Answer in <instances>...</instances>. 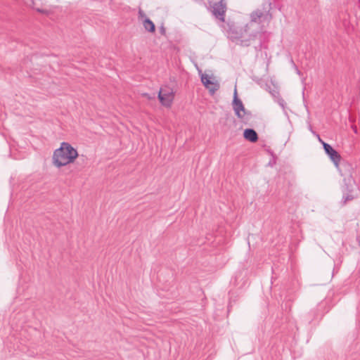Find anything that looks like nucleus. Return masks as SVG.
I'll return each instance as SVG.
<instances>
[{
	"label": "nucleus",
	"mask_w": 360,
	"mask_h": 360,
	"mask_svg": "<svg viewBox=\"0 0 360 360\" xmlns=\"http://www.w3.org/2000/svg\"><path fill=\"white\" fill-rule=\"evenodd\" d=\"M79 156L77 149L68 142H62L58 148L53 152V164L58 168H60L70 163L74 162Z\"/></svg>",
	"instance_id": "obj_1"
},
{
	"label": "nucleus",
	"mask_w": 360,
	"mask_h": 360,
	"mask_svg": "<svg viewBox=\"0 0 360 360\" xmlns=\"http://www.w3.org/2000/svg\"><path fill=\"white\" fill-rule=\"evenodd\" d=\"M208 4L213 16L224 22L227 10L226 0H209Z\"/></svg>",
	"instance_id": "obj_2"
},
{
	"label": "nucleus",
	"mask_w": 360,
	"mask_h": 360,
	"mask_svg": "<svg viewBox=\"0 0 360 360\" xmlns=\"http://www.w3.org/2000/svg\"><path fill=\"white\" fill-rule=\"evenodd\" d=\"M263 39L264 33L260 31L250 33L248 37L246 33H245L244 38H241L239 42H237V44H239L241 46H249L251 45L252 41L258 40V45L255 46V49L257 51H260L262 49Z\"/></svg>",
	"instance_id": "obj_3"
},
{
	"label": "nucleus",
	"mask_w": 360,
	"mask_h": 360,
	"mask_svg": "<svg viewBox=\"0 0 360 360\" xmlns=\"http://www.w3.org/2000/svg\"><path fill=\"white\" fill-rule=\"evenodd\" d=\"M232 106L236 116L240 120L248 119L251 112L245 108L242 101L238 98L236 87H235Z\"/></svg>",
	"instance_id": "obj_4"
},
{
	"label": "nucleus",
	"mask_w": 360,
	"mask_h": 360,
	"mask_svg": "<svg viewBox=\"0 0 360 360\" xmlns=\"http://www.w3.org/2000/svg\"><path fill=\"white\" fill-rule=\"evenodd\" d=\"M335 167L338 169L340 175L344 178V181H348L349 184L353 181V173L354 172L352 164L345 160L341 159L338 166Z\"/></svg>",
	"instance_id": "obj_5"
},
{
	"label": "nucleus",
	"mask_w": 360,
	"mask_h": 360,
	"mask_svg": "<svg viewBox=\"0 0 360 360\" xmlns=\"http://www.w3.org/2000/svg\"><path fill=\"white\" fill-rule=\"evenodd\" d=\"M174 98V92L169 86L161 88L158 92V99L160 103L165 107H170Z\"/></svg>",
	"instance_id": "obj_6"
},
{
	"label": "nucleus",
	"mask_w": 360,
	"mask_h": 360,
	"mask_svg": "<svg viewBox=\"0 0 360 360\" xmlns=\"http://www.w3.org/2000/svg\"><path fill=\"white\" fill-rule=\"evenodd\" d=\"M248 27V25L244 27H231L228 31L229 37L233 42H239L241 38H244L245 33H247Z\"/></svg>",
	"instance_id": "obj_7"
},
{
	"label": "nucleus",
	"mask_w": 360,
	"mask_h": 360,
	"mask_svg": "<svg viewBox=\"0 0 360 360\" xmlns=\"http://www.w3.org/2000/svg\"><path fill=\"white\" fill-rule=\"evenodd\" d=\"M323 148L326 154L329 157L335 166H338L340 162L342 157L329 143L323 142Z\"/></svg>",
	"instance_id": "obj_8"
},
{
	"label": "nucleus",
	"mask_w": 360,
	"mask_h": 360,
	"mask_svg": "<svg viewBox=\"0 0 360 360\" xmlns=\"http://www.w3.org/2000/svg\"><path fill=\"white\" fill-rule=\"evenodd\" d=\"M201 82L203 85L210 90L212 94H214L219 88L217 83H214L209 78L207 75H201Z\"/></svg>",
	"instance_id": "obj_9"
},
{
	"label": "nucleus",
	"mask_w": 360,
	"mask_h": 360,
	"mask_svg": "<svg viewBox=\"0 0 360 360\" xmlns=\"http://www.w3.org/2000/svg\"><path fill=\"white\" fill-rule=\"evenodd\" d=\"M243 137L245 140L251 143H255L258 140L257 133L255 129L250 128H248L244 130Z\"/></svg>",
	"instance_id": "obj_10"
},
{
	"label": "nucleus",
	"mask_w": 360,
	"mask_h": 360,
	"mask_svg": "<svg viewBox=\"0 0 360 360\" xmlns=\"http://www.w3.org/2000/svg\"><path fill=\"white\" fill-rule=\"evenodd\" d=\"M143 27L149 32H154L155 31V24L148 18H146L143 20Z\"/></svg>",
	"instance_id": "obj_11"
},
{
	"label": "nucleus",
	"mask_w": 360,
	"mask_h": 360,
	"mask_svg": "<svg viewBox=\"0 0 360 360\" xmlns=\"http://www.w3.org/2000/svg\"><path fill=\"white\" fill-rule=\"evenodd\" d=\"M263 12L259 9L254 11L250 14L251 21L254 22H257L263 16Z\"/></svg>",
	"instance_id": "obj_12"
},
{
	"label": "nucleus",
	"mask_w": 360,
	"mask_h": 360,
	"mask_svg": "<svg viewBox=\"0 0 360 360\" xmlns=\"http://www.w3.org/2000/svg\"><path fill=\"white\" fill-rule=\"evenodd\" d=\"M274 100L283 110L285 108L286 103L281 96L274 98Z\"/></svg>",
	"instance_id": "obj_13"
},
{
	"label": "nucleus",
	"mask_w": 360,
	"mask_h": 360,
	"mask_svg": "<svg viewBox=\"0 0 360 360\" xmlns=\"http://www.w3.org/2000/svg\"><path fill=\"white\" fill-rule=\"evenodd\" d=\"M269 91L274 98L280 96L279 91L276 87H274L273 89L269 88Z\"/></svg>",
	"instance_id": "obj_14"
},
{
	"label": "nucleus",
	"mask_w": 360,
	"mask_h": 360,
	"mask_svg": "<svg viewBox=\"0 0 360 360\" xmlns=\"http://www.w3.org/2000/svg\"><path fill=\"white\" fill-rule=\"evenodd\" d=\"M276 163V157L274 156L268 163V165L273 167Z\"/></svg>",
	"instance_id": "obj_15"
},
{
	"label": "nucleus",
	"mask_w": 360,
	"mask_h": 360,
	"mask_svg": "<svg viewBox=\"0 0 360 360\" xmlns=\"http://www.w3.org/2000/svg\"><path fill=\"white\" fill-rule=\"evenodd\" d=\"M36 11L38 12V13H43V14H48L49 13V11L46 10V9H43V8H36Z\"/></svg>",
	"instance_id": "obj_16"
},
{
	"label": "nucleus",
	"mask_w": 360,
	"mask_h": 360,
	"mask_svg": "<svg viewBox=\"0 0 360 360\" xmlns=\"http://www.w3.org/2000/svg\"><path fill=\"white\" fill-rule=\"evenodd\" d=\"M343 198L345 199L344 200V202H346L348 200H351L353 199V196L351 195H347V196H344Z\"/></svg>",
	"instance_id": "obj_17"
},
{
	"label": "nucleus",
	"mask_w": 360,
	"mask_h": 360,
	"mask_svg": "<svg viewBox=\"0 0 360 360\" xmlns=\"http://www.w3.org/2000/svg\"><path fill=\"white\" fill-rule=\"evenodd\" d=\"M160 32L162 35H165L166 30H165V28L164 27V26H163V25H162V26L160 27Z\"/></svg>",
	"instance_id": "obj_18"
},
{
	"label": "nucleus",
	"mask_w": 360,
	"mask_h": 360,
	"mask_svg": "<svg viewBox=\"0 0 360 360\" xmlns=\"http://www.w3.org/2000/svg\"><path fill=\"white\" fill-rule=\"evenodd\" d=\"M143 96L147 98L149 100H150V99L154 98V96H151L148 93L143 94Z\"/></svg>",
	"instance_id": "obj_19"
},
{
	"label": "nucleus",
	"mask_w": 360,
	"mask_h": 360,
	"mask_svg": "<svg viewBox=\"0 0 360 360\" xmlns=\"http://www.w3.org/2000/svg\"><path fill=\"white\" fill-rule=\"evenodd\" d=\"M139 15H140V16H141V17L145 15V14H144L143 11H141V10H139Z\"/></svg>",
	"instance_id": "obj_20"
},
{
	"label": "nucleus",
	"mask_w": 360,
	"mask_h": 360,
	"mask_svg": "<svg viewBox=\"0 0 360 360\" xmlns=\"http://www.w3.org/2000/svg\"><path fill=\"white\" fill-rule=\"evenodd\" d=\"M268 152H269V153L272 156V158H273L274 156H276V155H274V152H273V151H271V150H268Z\"/></svg>",
	"instance_id": "obj_21"
},
{
	"label": "nucleus",
	"mask_w": 360,
	"mask_h": 360,
	"mask_svg": "<svg viewBox=\"0 0 360 360\" xmlns=\"http://www.w3.org/2000/svg\"><path fill=\"white\" fill-rule=\"evenodd\" d=\"M268 152H269V153L272 156V158H273L274 156H276V155H274V152H273V151H271V150H268Z\"/></svg>",
	"instance_id": "obj_22"
},
{
	"label": "nucleus",
	"mask_w": 360,
	"mask_h": 360,
	"mask_svg": "<svg viewBox=\"0 0 360 360\" xmlns=\"http://www.w3.org/2000/svg\"><path fill=\"white\" fill-rule=\"evenodd\" d=\"M268 152H269V153L272 156V158H273L274 156H276V155H274V152H273V151H271V150H268Z\"/></svg>",
	"instance_id": "obj_23"
},
{
	"label": "nucleus",
	"mask_w": 360,
	"mask_h": 360,
	"mask_svg": "<svg viewBox=\"0 0 360 360\" xmlns=\"http://www.w3.org/2000/svg\"><path fill=\"white\" fill-rule=\"evenodd\" d=\"M317 136H318L319 141L323 144V142H324V141L320 138L319 134H317Z\"/></svg>",
	"instance_id": "obj_24"
},
{
	"label": "nucleus",
	"mask_w": 360,
	"mask_h": 360,
	"mask_svg": "<svg viewBox=\"0 0 360 360\" xmlns=\"http://www.w3.org/2000/svg\"><path fill=\"white\" fill-rule=\"evenodd\" d=\"M271 3L270 2V3L269 4V10L267 11V13H269V11H270V9H271Z\"/></svg>",
	"instance_id": "obj_25"
},
{
	"label": "nucleus",
	"mask_w": 360,
	"mask_h": 360,
	"mask_svg": "<svg viewBox=\"0 0 360 360\" xmlns=\"http://www.w3.org/2000/svg\"><path fill=\"white\" fill-rule=\"evenodd\" d=\"M296 72H297V73L298 75H300V73H301V72H300V71L298 70V68H296Z\"/></svg>",
	"instance_id": "obj_26"
},
{
	"label": "nucleus",
	"mask_w": 360,
	"mask_h": 360,
	"mask_svg": "<svg viewBox=\"0 0 360 360\" xmlns=\"http://www.w3.org/2000/svg\"><path fill=\"white\" fill-rule=\"evenodd\" d=\"M359 245L360 246V240H359Z\"/></svg>",
	"instance_id": "obj_27"
}]
</instances>
